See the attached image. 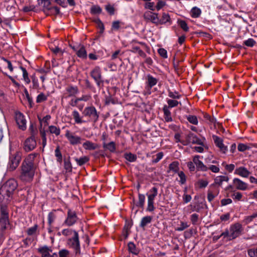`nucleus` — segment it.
<instances>
[{
	"instance_id": "1",
	"label": "nucleus",
	"mask_w": 257,
	"mask_h": 257,
	"mask_svg": "<svg viewBox=\"0 0 257 257\" xmlns=\"http://www.w3.org/2000/svg\"><path fill=\"white\" fill-rule=\"evenodd\" d=\"M37 155V153L30 154L23 161L19 177L23 182L31 183L33 180L36 169L35 160Z\"/></svg>"
},
{
	"instance_id": "2",
	"label": "nucleus",
	"mask_w": 257,
	"mask_h": 257,
	"mask_svg": "<svg viewBox=\"0 0 257 257\" xmlns=\"http://www.w3.org/2000/svg\"><path fill=\"white\" fill-rule=\"evenodd\" d=\"M18 183L16 180L12 179L7 181L0 188V195L8 199L12 196L17 188Z\"/></svg>"
},
{
	"instance_id": "3",
	"label": "nucleus",
	"mask_w": 257,
	"mask_h": 257,
	"mask_svg": "<svg viewBox=\"0 0 257 257\" xmlns=\"http://www.w3.org/2000/svg\"><path fill=\"white\" fill-rule=\"evenodd\" d=\"M66 244L69 248L73 250L75 256H78L80 255V243L79 234L77 232H74V235L67 239Z\"/></svg>"
},
{
	"instance_id": "4",
	"label": "nucleus",
	"mask_w": 257,
	"mask_h": 257,
	"mask_svg": "<svg viewBox=\"0 0 257 257\" xmlns=\"http://www.w3.org/2000/svg\"><path fill=\"white\" fill-rule=\"evenodd\" d=\"M22 155V153L19 151H17L10 155L7 166L8 171L13 172L17 168L21 161Z\"/></svg>"
},
{
	"instance_id": "5",
	"label": "nucleus",
	"mask_w": 257,
	"mask_h": 257,
	"mask_svg": "<svg viewBox=\"0 0 257 257\" xmlns=\"http://www.w3.org/2000/svg\"><path fill=\"white\" fill-rule=\"evenodd\" d=\"M83 116L87 118L86 122H96L99 118V113L97 112L96 108L93 106L85 107L82 111Z\"/></svg>"
},
{
	"instance_id": "6",
	"label": "nucleus",
	"mask_w": 257,
	"mask_h": 257,
	"mask_svg": "<svg viewBox=\"0 0 257 257\" xmlns=\"http://www.w3.org/2000/svg\"><path fill=\"white\" fill-rule=\"evenodd\" d=\"M158 194V189L154 186L150 189L147 193L146 195L148 198L147 207L146 211L149 212H153L154 211L155 207L154 206V201L155 198Z\"/></svg>"
},
{
	"instance_id": "7",
	"label": "nucleus",
	"mask_w": 257,
	"mask_h": 257,
	"mask_svg": "<svg viewBox=\"0 0 257 257\" xmlns=\"http://www.w3.org/2000/svg\"><path fill=\"white\" fill-rule=\"evenodd\" d=\"M243 228L242 225L239 223H236L232 225L230 227V231H226L222 233V235H228L231 239H234L241 235Z\"/></svg>"
},
{
	"instance_id": "8",
	"label": "nucleus",
	"mask_w": 257,
	"mask_h": 257,
	"mask_svg": "<svg viewBox=\"0 0 257 257\" xmlns=\"http://www.w3.org/2000/svg\"><path fill=\"white\" fill-rule=\"evenodd\" d=\"M90 75L94 79L98 87H100L101 86H103L104 81L102 79L101 71L99 66H95L91 71Z\"/></svg>"
},
{
	"instance_id": "9",
	"label": "nucleus",
	"mask_w": 257,
	"mask_h": 257,
	"mask_svg": "<svg viewBox=\"0 0 257 257\" xmlns=\"http://www.w3.org/2000/svg\"><path fill=\"white\" fill-rule=\"evenodd\" d=\"M78 217L76 212L72 209L68 208L67 212V216L63 224L68 226H71L77 223Z\"/></svg>"
},
{
	"instance_id": "10",
	"label": "nucleus",
	"mask_w": 257,
	"mask_h": 257,
	"mask_svg": "<svg viewBox=\"0 0 257 257\" xmlns=\"http://www.w3.org/2000/svg\"><path fill=\"white\" fill-rule=\"evenodd\" d=\"M36 146L35 137L33 135L26 139L24 142L23 149L26 152H29L35 149Z\"/></svg>"
},
{
	"instance_id": "11",
	"label": "nucleus",
	"mask_w": 257,
	"mask_h": 257,
	"mask_svg": "<svg viewBox=\"0 0 257 257\" xmlns=\"http://www.w3.org/2000/svg\"><path fill=\"white\" fill-rule=\"evenodd\" d=\"M79 93V89L77 86L71 84L67 85L62 95V98H68V97L75 96Z\"/></svg>"
},
{
	"instance_id": "12",
	"label": "nucleus",
	"mask_w": 257,
	"mask_h": 257,
	"mask_svg": "<svg viewBox=\"0 0 257 257\" xmlns=\"http://www.w3.org/2000/svg\"><path fill=\"white\" fill-rule=\"evenodd\" d=\"M65 136L69 143L73 146L80 144L82 140L80 137L75 135L74 133L71 132L69 130L66 131Z\"/></svg>"
},
{
	"instance_id": "13",
	"label": "nucleus",
	"mask_w": 257,
	"mask_h": 257,
	"mask_svg": "<svg viewBox=\"0 0 257 257\" xmlns=\"http://www.w3.org/2000/svg\"><path fill=\"white\" fill-rule=\"evenodd\" d=\"M158 82V79L154 77L152 75L148 74L147 76V81L146 82L145 89L146 92H144V94L150 95L151 94L152 88L156 85Z\"/></svg>"
},
{
	"instance_id": "14",
	"label": "nucleus",
	"mask_w": 257,
	"mask_h": 257,
	"mask_svg": "<svg viewBox=\"0 0 257 257\" xmlns=\"http://www.w3.org/2000/svg\"><path fill=\"white\" fill-rule=\"evenodd\" d=\"M9 212L7 208L2 207L1 209L0 226L2 229H6L9 224Z\"/></svg>"
},
{
	"instance_id": "15",
	"label": "nucleus",
	"mask_w": 257,
	"mask_h": 257,
	"mask_svg": "<svg viewBox=\"0 0 257 257\" xmlns=\"http://www.w3.org/2000/svg\"><path fill=\"white\" fill-rule=\"evenodd\" d=\"M15 118L19 128L25 131L26 128V120L24 115L20 111H16L15 114Z\"/></svg>"
},
{
	"instance_id": "16",
	"label": "nucleus",
	"mask_w": 257,
	"mask_h": 257,
	"mask_svg": "<svg viewBox=\"0 0 257 257\" xmlns=\"http://www.w3.org/2000/svg\"><path fill=\"white\" fill-rule=\"evenodd\" d=\"M184 146L188 145L190 143L203 145L202 141L199 139L194 134L190 132L186 136L185 141L181 142Z\"/></svg>"
},
{
	"instance_id": "17",
	"label": "nucleus",
	"mask_w": 257,
	"mask_h": 257,
	"mask_svg": "<svg viewBox=\"0 0 257 257\" xmlns=\"http://www.w3.org/2000/svg\"><path fill=\"white\" fill-rule=\"evenodd\" d=\"M203 158V156L199 155H195L193 158V161L196 166V170L197 171L207 172L208 171L207 166L200 160Z\"/></svg>"
},
{
	"instance_id": "18",
	"label": "nucleus",
	"mask_w": 257,
	"mask_h": 257,
	"mask_svg": "<svg viewBox=\"0 0 257 257\" xmlns=\"http://www.w3.org/2000/svg\"><path fill=\"white\" fill-rule=\"evenodd\" d=\"M212 138L216 146L219 148L220 151L225 154L228 150L227 147L225 146L223 143V140L216 135H213Z\"/></svg>"
},
{
	"instance_id": "19",
	"label": "nucleus",
	"mask_w": 257,
	"mask_h": 257,
	"mask_svg": "<svg viewBox=\"0 0 257 257\" xmlns=\"http://www.w3.org/2000/svg\"><path fill=\"white\" fill-rule=\"evenodd\" d=\"M61 212V209H53L48 215V224L50 227H51L57 217L59 216V213Z\"/></svg>"
},
{
	"instance_id": "20",
	"label": "nucleus",
	"mask_w": 257,
	"mask_h": 257,
	"mask_svg": "<svg viewBox=\"0 0 257 257\" xmlns=\"http://www.w3.org/2000/svg\"><path fill=\"white\" fill-rule=\"evenodd\" d=\"M233 185L237 190L245 191L248 188V184L238 178H235L232 180Z\"/></svg>"
},
{
	"instance_id": "21",
	"label": "nucleus",
	"mask_w": 257,
	"mask_h": 257,
	"mask_svg": "<svg viewBox=\"0 0 257 257\" xmlns=\"http://www.w3.org/2000/svg\"><path fill=\"white\" fill-rule=\"evenodd\" d=\"M37 250L41 257H50V253H52V247L46 245L40 246Z\"/></svg>"
},
{
	"instance_id": "22",
	"label": "nucleus",
	"mask_w": 257,
	"mask_h": 257,
	"mask_svg": "<svg viewBox=\"0 0 257 257\" xmlns=\"http://www.w3.org/2000/svg\"><path fill=\"white\" fill-rule=\"evenodd\" d=\"M234 174L238 175L241 177L247 178L249 177L251 173L248 169L243 166L239 167L235 169Z\"/></svg>"
},
{
	"instance_id": "23",
	"label": "nucleus",
	"mask_w": 257,
	"mask_h": 257,
	"mask_svg": "<svg viewBox=\"0 0 257 257\" xmlns=\"http://www.w3.org/2000/svg\"><path fill=\"white\" fill-rule=\"evenodd\" d=\"M145 19L150 21L152 23L158 25L159 17L158 14L151 12H146L144 15Z\"/></svg>"
},
{
	"instance_id": "24",
	"label": "nucleus",
	"mask_w": 257,
	"mask_h": 257,
	"mask_svg": "<svg viewBox=\"0 0 257 257\" xmlns=\"http://www.w3.org/2000/svg\"><path fill=\"white\" fill-rule=\"evenodd\" d=\"M229 180L227 176H218L215 178L213 184L210 185V187H214L215 185L221 186L223 182H227Z\"/></svg>"
},
{
	"instance_id": "25",
	"label": "nucleus",
	"mask_w": 257,
	"mask_h": 257,
	"mask_svg": "<svg viewBox=\"0 0 257 257\" xmlns=\"http://www.w3.org/2000/svg\"><path fill=\"white\" fill-rule=\"evenodd\" d=\"M72 116L74 120L75 123L76 124H82L86 122V120L82 119L83 116H81L79 112L74 110L72 112Z\"/></svg>"
},
{
	"instance_id": "26",
	"label": "nucleus",
	"mask_w": 257,
	"mask_h": 257,
	"mask_svg": "<svg viewBox=\"0 0 257 257\" xmlns=\"http://www.w3.org/2000/svg\"><path fill=\"white\" fill-rule=\"evenodd\" d=\"M127 249L130 253L136 255L139 254L140 251V249L138 248L136 245L132 241L128 242Z\"/></svg>"
},
{
	"instance_id": "27",
	"label": "nucleus",
	"mask_w": 257,
	"mask_h": 257,
	"mask_svg": "<svg viewBox=\"0 0 257 257\" xmlns=\"http://www.w3.org/2000/svg\"><path fill=\"white\" fill-rule=\"evenodd\" d=\"M83 148L86 150H94L99 148L98 145L92 143L90 141H86L82 145Z\"/></svg>"
},
{
	"instance_id": "28",
	"label": "nucleus",
	"mask_w": 257,
	"mask_h": 257,
	"mask_svg": "<svg viewBox=\"0 0 257 257\" xmlns=\"http://www.w3.org/2000/svg\"><path fill=\"white\" fill-rule=\"evenodd\" d=\"M167 23H169V25H171L172 21L168 14L163 13L162 18L161 19L159 18L158 25H164Z\"/></svg>"
},
{
	"instance_id": "29",
	"label": "nucleus",
	"mask_w": 257,
	"mask_h": 257,
	"mask_svg": "<svg viewBox=\"0 0 257 257\" xmlns=\"http://www.w3.org/2000/svg\"><path fill=\"white\" fill-rule=\"evenodd\" d=\"M219 193V189L218 188H214L213 190H208L207 192V199L211 202Z\"/></svg>"
},
{
	"instance_id": "30",
	"label": "nucleus",
	"mask_w": 257,
	"mask_h": 257,
	"mask_svg": "<svg viewBox=\"0 0 257 257\" xmlns=\"http://www.w3.org/2000/svg\"><path fill=\"white\" fill-rule=\"evenodd\" d=\"M163 110L164 112V117L165 121L166 122L172 121L173 119L171 116V113L170 111L169 110L168 106L165 105L163 108Z\"/></svg>"
},
{
	"instance_id": "31",
	"label": "nucleus",
	"mask_w": 257,
	"mask_h": 257,
	"mask_svg": "<svg viewBox=\"0 0 257 257\" xmlns=\"http://www.w3.org/2000/svg\"><path fill=\"white\" fill-rule=\"evenodd\" d=\"M77 56L82 59H85L87 58V52L85 47L83 45H80L79 49L77 51Z\"/></svg>"
},
{
	"instance_id": "32",
	"label": "nucleus",
	"mask_w": 257,
	"mask_h": 257,
	"mask_svg": "<svg viewBox=\"0 0 257 257\" xmlns=\"http://www.w3.org/2000/svg\"><path fill=\"white\" fill-rule=\"evenodd\" d=\"M103 147L104 149L107 150L112 153L114 152L116 150V146L114 142H111L107 144L103 143Z\"/></svg>"
},
{
	"instance_id": "33",
	"label": "nucleus",
	"mask_w": 257,
	"mask_h": 257,
	"mask_svg": "<svg viewBox=\"0 0 257 257\" xmlns=\"http://www.w3.org/2000/svg\"><path fill=\"white\" fill-rule=\"evenodd\" d=\"M153 217L151 216H146L142 218L141 223L140 227L144 228L148 224L151 222Z\"/></svg>"
},
{
	"instance_id": "34",
	"label": "nucleus",
	"mask_w": 257,
	"mask_h": 257,
	"mask_svg": "<svg viewBox=\"0 0 257 257\" xmlns=\"http://www.w3.org/2000/svg\"><path fill=\"white\" fill-rule=\"evenodd\" d=\"M104 9L109 15L112 16L115 14L116 9L114 5L107 4V5H105Z\"/></svg>"
},
{
	"instance_id": "35",
	"label": "nucleus",
	"mask_w": 257,
	"mask_h": 257,
	"mask_svg": "<svg viewBox=\"0 0 257 257\" xmlns=\"http://www.w3.org/2000/svg\"><path fill=\"white\" fill-rule=\"evenodd\" d=\"M48 130L50 134H54L56 136H58L61 133L60 128L55 125H50L48 127Z\"/></svg>"
},
{
	"instance_id": "36",
	"label": "nucleus",
	"mask_w": 257,
	"mask_h": 257,
	"mask_svg": "<svg viewBox=\"0 0 257 257\" xmlns=\"http://www.w3.org/2000/svg\"><path fill=\"white\" fill-rule=\"evenodd\" d=\"M102 12L101 7L98 5H93L91 8L90 12L92 15H99Z\"/></svg>"
},
{
	"instance_id": "37",
	"label": "nucleus",
	"mask_w": 257,
	"mask_h": 257,
	"mask_svg": "<svg viewBox=\"0 0 257 257\" xmlns=\"http://www.w3.org/2000/svg\"><path fill=\"white\" fill-rule=\"evenodd\" d=\"M201 14V10L197 7H193L190 12L191 16L193 18H197L200 17Z\"/></svg>"
},
{
	"instance_id": "38",
	"label": "nucleus",
	"mask_w": 257,
	"mask_h": 257,
	"mask_svg": "<svg viewBox=\"0 0 257 257\" xmlns=\"http://www.w3.org/2000/svg\"><path fill=\"white\" fill-rule=\"evenodd\" d=\"M179 163L177 161H174L171 163L169 166V169L170 171H172L174 173L179 172Z\"/></svg>"
},
{
	"instance_id": "39",
	"label": "nucleus",
	"mask_w": 257,
	"mask_h": 257,
	"mask_svg": "<svg viewBox=\"0 0 257 257\" xmlns=\"http://www.w3.org/2000/svg\"><path fill=\"white\" fill-rule=\"evenodd\" d=\"M20 68L22 70L23 72V77L25 83L27 84H29L31 82V80L29 77V74L27 70L22 66H20Z\"/></svg>"
},
{
	"instance_id": "40",
	"label": "nucleus",
	"mask_w": 257,
	"mask_h": 257,
	"mask_svg": "<svg viewBox=\"0 0 257 257\" xmlns=\"http://www.w3.org/2000/svg\"><path fill=\"white\" fill-rule=\"evenodd\" d=\"M75 161L77 163V165L81 166L88 162L89 160V159L87 156H83L82 157H80L79 158H75Z\"/></svg>"
},
{
	"instance_id": "41",
	"label": "nucleus",
	"mask_w": 257,
	"mask_h": 257,
	"mask_svg": "<svg viewBox=\"0 0 257 257\" xmlns=\"http://www.w3.org/2000/svg\"><path fill=\"white\" fill-rule=\"evenodd\" d=\"M139 200L137 203L136 205L140 208H143L145 201V196L144 194H138Z\"/></svg>"
},
{
	"instance_id": "42",
	"label": "nucleus",
	"mask_w": 257,
	"mask_h": 257,
	"mask_svg": "<svg viewBox=\"0 0 257 257\" xmlns=\"http://www.w3.org/2000/svg\"><path fill=\"white\" fill-rule=\"evenodd\" d=\"M124 158L130 162H134L137 160V157L136 155L131 153H125L124 155Z\"/></svg>"
},
{
	"instance_id": "43",
	"label": "nucleus",
	"mask_w": 257,
	"mask_h": 257,
	"mask_svg": "<svg viewBox=\"0 0 257 257\" xmlns=\"http://www.w3.org/2000/svg\"><path fill=\"white\" fill-rule=\"evenodd\" d=\"M185 117L190 123L194 125L198 124V120L196 116L193 115H186Z\"/></svg>"
},
{
	"instance_id": "44",
	"label": "nucleus",
	"mask_w": 257,
	"mask_h": 257,
	"mask_svg": "<svg viewBox=\"0 0 257 257\" xmlns=\"http://www.w3.org/2000/svg\"><path fill=\"white\" fill-rule=\"evenodd\" d=\"M221 165L228 173H231L235 169V165L233 164H227L225 162H223Z\"/></svg>"
},
{
	"instance_id": "45",
	"label": "nucleus",
	"mask_w": 257,
	"mask_h": 257,
	"mask_svg": "<svg viewBox=\"0 0 257 257\" xmlns=\"http://www.w3.org/2000/svg\"><path fill=\"white\" fill-rule=\"evenodd\" d=\"M177 23L180 28L184 31L188 32L189 31V27L187 23L182 20H178Z\"/></svg>"
},
{
	"instance_id": "46",
	"label": "nucleus",
	"mask_w": 257,
	"mask_h": 257,
	"mask_svg": "<svg viewBox=\"0 0 257 257\" xmlns=\"http://www.w3.org/2000/svg\"><path fill=\"white\" fill-rule=\"evenodd\" d=\"M123 25L122 22L119 21H115L112 23L111 30L112 31H117L120 28L121 25Z\"/></svg>"
},
{
	"instance_id": "47",
	"label": "nucleus",
	"mask_w": 257,
	"mask_h": 257,
	"mask_svg": "<svg viewBox=\"0 0 257 257\" xmlns=\"http://www.w3.org/2000/svg\"><path fill=\"white\" fill-rule=\"evenodd\" d=\"M231 197L234 200L239 201H242L243 195L241 192L234 191L231 194Z\"/></svg>"
},
{
	"instance_id": "48",
	"label": "nucleus",
	"mask_w": 257,
	"mask_h": 257,
	"mask_svg": "<svg viewBox=\"0 0 257 257\" xmlns=\"http://www.w3.org/2000/svg\"><path fill=\"white\" fill-rule=\"evenodd\" d=\"M59 257H70V252L67 249L63 248L59 250Z\"/></svg>"
},
{
	"instance_id": "49",
	"label": "nucleus",
	"mask_w": 257,
	"mask_h": 257,
	"mask_svg": "<svg viewBox=\"0 0 257 257\" xmlns=\"http://www.w3.org/2000/svg\"><path fill=\"white\" fill-rule=\"evenodd\" d=\"M178 175L180 178L179 183L181 185H183L186 183V176L183 171H180L178 172Z\"/></svg>"
},
{
	"instance_id": "50",
	"label": "nucleus",
	"mask_w": 257,
	"mask_h": 257,
	"mask_svg": "<svg viewBox=\"0 0 257 257\" xmlns=\"http://www.w3.org/2000/svg\"><path fill=\"white\" fill-rule=\"evenodd\" d=\"M74 232H77L75 230H73L71 229H64L61 231V234L65 236H68L70 235H74Z\"/></svg>"
},
{
	"instance_id": "51",
	"label": "nucleus",
	"mask_w": 257,
	"mask_h": 257,
	"mask_svg": "<svg viewBox=\"0 0 257 257\" xmlns=\"http://www.w3.org/2000/svg\"><path fill=\"white\" fill-rule=\"evenodd\" d=\"M207 169L208 171L210 170L211 172L214 173H218L220 171V169L218 165H208Z\"/></svg>"
},
{
	"instance_id": "52",
	"label": "nucleus",
	"mask_w": 257,
	"mask_h": 257,
	"mask_svg": "<svg viewBox=\"0 0 257 257\" xmlns=\"http://www.w3.org/2000/svg\"><path fill=\"white\" fill-rule=\"evenodd\" d=\"M168 96L173 99H179L181 96L176 91L173 92L170 90H168Z\"/></svg>"
},
{
	"instance_id": "53",
	"label": "nucleus",
	"mask_w": 257,
	"mask_h": 257,
	"mask_svg": "<svg viewBox=\"0 0 257 257\" xmlns=\"http://www.w3.org/2000/svg\"><path fill=\"white\" fill-rule=\"evenodd\" d=\"M47 99V96H46L43 93L39 94L36 98L37 103H41L46 101Z\"/></svg>"
},
{
	"instance_id": "54",
	"label": "nucleus",
	"mask_w": 257,
	"mask_h": 257,
	"mask_svg": "<svg viewBox=\"0 0 257 257\" xmlns=\"http://www.w3.org/2000/svg\"><path fill=\"white\" fill-rule=\"evenodd\" d=\"M243 44L247 47H252L255 45L256 42L253 39L249 38L244 41Z\"/></svg>"
},
{
	"instance_id": "55",
	"label": "nucleus",
	"mask_w": 257,
	"mask_h": 257,
	"mask_svg": "<svg viewBox=\"0 0 257 257\" xmlns=\"http://www.w3.org/2000/svg\"><path fill=\"white\" fill-rule=\"evenodd\" d=\"M55 155L57 157V161L61 163L62 161V156L59 147H57L55 149Z\"/></svg>"
},
{
	"instance_id": "56",
	"label": "nucleus",
	"mask_w": 257,
	"mask_h": 257,
	"mask_svg": "<svg viewBox=\"0 0 257 257\" xmlns=\"http://www.w3.org/2000/svg\"><path fill=\"white\" fill-rule=\"evenodd\" d=\"M189 226V225L187 224V222H184L181 221L179 226L177 227L175 229V230L176 231H181L184 230L186 228H188Z\"/></svg>"
},
{
	"instance_id": "57",
	"label": "nucleus",
	"mask_w": 257,
	"mask_h": 257,
	"mask_svg": "<svg viewBox=\"0 0 257 257\" xmlns=\"http://www.w3.org/2000/svg\"><path fill=\"white\" fill-rule=\"evenodd\" d=\"M164 153L163 152H159L156 155V158H154L152 160V163L154 164L159 162L163 157Z\"/></svg>"
},
{
	"instance_id": "58",
	"label": "nucleus",
	"mask_w": 257,
	"mask_h": 257,
	"mask_svg": "<svg viewBox=\"0 0 257 257\" xmlns=\"http://www.w3.org/2000/svg\"><path fill=\"white\" fill-rule=\"evenodd\" d=\"M64 167L67 172H70L72 171V165L70 161L65 160L64 163Z\"/></svg>"
},
{
	"instance_id": "59",
	"label": "nucleus",
	"mask_w": 257,
	"mask_h": 257,
	"mask_svg": "<svg viewBox=\"0 0 257 257\" xmlns=\"http://www.w3.org/2000/svg\"><path fill=\"white\" fill-rule=\"evenodd\" d=\"M167 101V103L168 104V108L169 107L172 108L174 107H176L179 104V102L176 100L168 99Z\"/></svg>"
},
{
	"instance_id": "60",
	"label": "nucleus",
	"mask_w": 257,
	"mask_h": 257,
	"mask_svg": "<svg viewBox=\"0 0 257 257\" xmlns=\"http://www.w3.org/2000/svg\"><path fill=\"white\" fill-rule=\"evenodd\" d=\"M199 219V215L196 213L192 214L190 216V220L193 225H196Z\"/></svg>"
},
{
	"instance_id": "61",
	"label": "nucleus",
	"mask_w": 257,
	"mask_h": 257,
	"mask_svg": "<svg viewBox=\"0 0 257 257\" xmlns=\"http://www.w3.org/2000/svg\"><path fill=\"white\" fill-rule=\"evenodd\" d=\"M95 22L97 24L98 28L100 29V33H103L104 31V26L102 21L98 19L95 21Z\"/></svg>"
},
{
	"instance_id": "62",
	"label": "nucleus",
	"mask_w": 257,
	"mask_h": 257,
	"mask_svg": "<svg viewBox=\"0 0 257 257\" xmlns=\"http://www.w3.org/2000/svg\"><path fill=\"white\" fill-rule=\"evenodd\" d=\"M197 184L200 188H203L208 185V182L207 180L200 179L198 181Z\"/></svg>"
},
{
	"instance_id": "63",
	"label": "nucleus",
	"mask_w": 257,
	"mask_h": 257,
	"mask_svg": "<svg viewBox=\"0 0 257 257\" xmlns=\"http://www.w3.org/2000/svg\"><path fill=\"white\" fill-rule=\"evenodd\" d=\"M256 217H257V212L253 213L251 215L246 216L244 220L246 223H248L251 222L253 219Z\"/></svg>"
},
{
	"instance_id": "64",
	"label": "nucleus",
	"mask_w": 257,
	"mask_h": 257,
	"mask_svg": "<svg viewBox=\"0 0 257 257\" xmlns=\"http://www.w3.org/2000/svg\"><path fill=\"white\" fill-rule=\"evenodd\" d=\"M248 254L249 257H257V247L249 249Z\"/></svg>"
}]
</instances>
